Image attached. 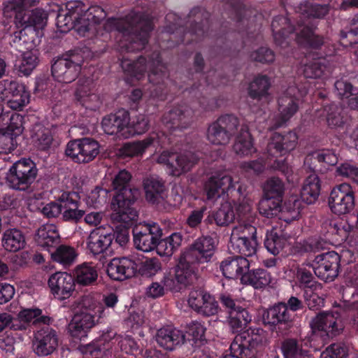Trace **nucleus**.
Returning <instances> with one entry per match:
<instances>
[{"label": "nucleus", "instance_id": "cd10ccee", "mask_svg": "<svg viewBox=\"0 0 358 358\" xmlns=\"http://www.w3.org/2000/svg\"><path fill=\"white\" fill-rule=\"evenodd\" d=\"M170 139L171 138L164 133H162V135L152 133L142 141L125 143L122 148V154L130 157L142 155L146 149L152 145H157L162 148L170 145Z\"/></svg>", "mask_w": 358, "mask_h": 358}, {"label": "nucleus", "instance_id": "9d476101", "mask_svg": "<svg viewBox=\"0 0 358 358\" xmlns=\"http://www.w3.org/2000/svg\"><path fill=\"white\" fill-rule=\"evenodd\" d=\"M264 330L250 329L235 336L230 354L224 358H259L264 355Z\"/></svg>", "mask_w": 358, "mask_h": 358}, {"label": "nucleus", "instance_id": "aec40b11", "mask_svg": "<svg viewBox=\"0 0 358 358\" xmlns=\"http://www.w3.org/2000/svg\"><path fill=\"white\" fill-rule=\"evenodd\" d=\"M294 90V87H289L286 93L278 99L279 113L270 121L269 130L274 131L284 127L299 110V97L295 94L292 95Z\"/></svg>", "mask_w": 358, "mask_h": 358}, {"label": "nucleus", "instance_id": "3c124183", "mask_svg": "<svg viewBox=\"0 0 358 358\" xmlns=\"http://www.w3.org/2000/svg\"><path fill=\"white\" fill-rule=\"evenodd\" d=\"M321 185L319 177L312 174L306 178L301 190L303 201L308 204L313 203L319 197Z\"/></svg>", "mask_w": 358, "mask_h": 358}, {"label": "nucleus", "instance_id": "052dcab7", "mask_svg": "<svg viewBox=\"0 0 358 358\" xmlns=\"http://www.w3.org/2000/svg\"><path fill=\"white\" fill-rule=\"evenodd\" d=\"M34 132L32 138L37 148L44 151L48 150L53 141L51 130L41 125H36Z\"/></svg>", "mask_w": 358, "mask_h": 358}, {"label": "nucleus", "instance_id": "37998d69", "mask_svg": "<svg viewBox=\"0 0 358 358\" xmlns=\"http://www.w3.org/2000/svg\"><path fill=\"white\" fill-rule=\"evenodd\" d=\"M271 86V81L269 76L267 75L258 74L248 85V96L257 101L267 99L270 94L269 90Z\"/></svg>", "mask_w": 358, "mask_h": 358}, {"label": "nucleus", "instance_id": "423d86ee", "mask_svg": "<svg viewBox=\"0 0 358 358\" xmlns=\"http://www.w3.org/2000/svg\"><path fill=\"white\" fill-rule=\"evenodd\" d=\"M217 243L211 236L197 238L182 253L176 268V279L181 284H191L197 278L200 264L212 261Z\"/></svg>", "mask_w": 358, "mask_h": 358}, {"label": "nucleus", "instance_id": "4be33fe9", "mask_svg": "<svg viewBox=\"0 0 358 358\" xmlns=\"http://www.w3.org/2000/svg\"><path fill=\"white\" fill-rule=\"evenodd\" d=\"M132 234L136 248L143 252H150L155 250L157 241L162 236V229L155 222L136 224Z\"/></svg>", "mask_w": 358, "mask_h": 358}, {"label": "nucleus", "instance_id": "1a4fd4ad", "mask_svg": "<svg viewBox=\"0 0 358 358\" xmlns=\"http://www.w3.org/2000/svg\"><path fill=\"white\" fill-rule=\"evenodd\" d=\"M131 179V173L126 170H122L112 182L114 191L110 202L111 209L114 212L112 217L127 225L138 217V213L134 206L136 200L134 192L136 191L129 187Z\"/></svg>", "mask_w": 358, "mask_h": 358}, {"label": "nucleus", "instance_id": "e2e57ef3", "mask_svg": "<svg viewBox=\"0 0 358 358\" xmlns=\"http://www.w3.org/2000/svg\"><path fill=\"white\" fill-rule=\"evenodd\" d=\"M234 251L245 257H251L256 254L257 240L248 239H230Z\"/></svg>", "mask_w": 358, "mask_h": 358}, {"label": "nucleus", "instance_id": "6ab92c4d", "mask_svg": "<svg viewBox=\"0 0 358 358\" xmlns=\"http://www.w3.org/2000/svg\"><path fill=\"white\" fill-rule=\"evenodd\" d=\"M187 301L192 310L206 317L214 316L221 310L215 296L202 287L193 288L189 294Z\"/></svg>", "mask_w": 358, "mask_h": 358}, {"label": "nucleus", "instance_id": "79ce46f5", "mask_svg": "<svg viewBox=\"0 0 358 358\" xmlns=\"http://www.w3.org/2000/svg\"><path fill=\"white\" fill-rule=\"evenodd\" d=\"M143 187L148 202L155 204L165 199L166 189L162 179L155 177L148 178L144 180Z\"/></svg>", "mask_w": 358, "mask_h": 358}, {"label": "nucleus", "instance_id": "9b49d317", "mask_svg": "<svg viewBox=\"0 0 358 358\" xmlns=\"http://www.w3.org/2000/svg\"><path fill=\"white\" fill-rule=\"evenodd\" d=\"M83 62L81 50H69L55 60L51 66L52 76L57 82L71 83L78 77Z\"/></svg>", "mask_w": 358, "mask_h": 358}, {"label": "nucleus", "instance_id": "f8f14e48", "mask_svg": "<svg viewBox=\"0 0 358 358\" xmlns=\"http://www.w3.org/2000/svg\"><path fill=\"white\" fill-rule=\"evenodd\" d=\"M38 173L36 164L30 158H22L10 167L6 179L8 185L16 190L26 191L36 180Z\"/></svg>", "mask_w": 358, "mask_h": 358}, {"label": "nucleus", "instance_id": "2eb2a0df", "mask_svg": "<svg viewBox=\"0 0 358 358\" xmlns=\"http://www.w3.org/2000/svg\"><path fill=\"white\" fill-rule=\"evenodd\" d=\"M199 153L187 152L178 154L169 150H164L158 158V162L166 166L168 173L173 176H179L186 173L199 162Z\"/></svg>", "mask_w": 358, "mask_h": 358}, {"label": "nucleus", "instance_id": "603ef678", "mask_svg": "<svg viewBox=\"0 0 358 358\" xmlns=\"http://www.w3.org/2000/svg\"><path fill=\"white\" fill-rule=\"evenodd\" d=\"M182 241V236L174 232L164 238H159L155 249L159 255L169 257L180 246Z\"/></svg>", "mask_w": 358, "mask_h": 358}, {"label": "nucleus", "instance_id": "39448f33", "mask_svg": "<svg viewBox=\"0 0 358 358\" xmlns=\"http://www.w3.org/2000/svg\"><path fill=\"white\" fill-rule=\"evenodd\" d=\"M344 329L341 313L337 310L320 314L311 326L312 335L299 341L286 338L281 341L280 350L283 358H314L307 348L312 347L316 331L324 332L329 337L340 334Z\"/></svg>", "mask_w": 358, "mask_h": 358}, {"label": "nucleus", "instance_id": "bb28decb", "mask_svg": "<svg viewBox=\"0 0 358 358\" xmlns=\"http://www.w3.org/2000/svg\"><path fill=\"white\" fill-rule=\"evenodd\" d=\"M320 50V56L317 58L306 62L303 66V73L307 78H319L327 76L330 73L329 62L326 57L331 56L334 53L335 48L329 47V43L327 41V45L322 49H314Z\"/></svg>", "mask_w": 358, "mask_h": 358}, {"label": "nucleus", "instance_id": "c756f323", "mask_svg": "<svg viewBox=\"0 0 358 358\" xmlns=\"http://www.w3.org/2000/svg\"><path fill=\"white\" fill-rule=\"evenodd\" d=\"M106 272L110 279L122 281L136 274V262L124 257L113 258L108 264Z\"/></svg>", "mask_w": 358, "mask_h": 358}, {"label": "nucleus", "instance_id": "4468645a", "mask_svg": "<svg viewBox=\"0 0 358 358\" xmlns=\"http://www.w3.org/2000/svg\"><path fill=\"white\" fill-rule=\"evenodd\" d=\"M294 315L285 306V302H280L264 310L262 322L270 329L282 336L288 335L294 326Z\"/></svg>", "mask_w": 358, "mask_h": 358}, {"label": "nucleus", "instance_id": "58836bf2", "mask_svg": "<svg viewBox=\"0 0 358 358\" xmlns=\"http://www.w3.org/2000/svg\"><path fill=\"white\" fill-rule=\"evenodd\" d=\"M185 340V335L179 329L172 327L159 329L156 335L157 343L167 350H173Z\"/></svg>", "mask_w": 358, "mask_h": 358}, {"label": "nucleus", "instance_id": "2f4dec72", "mask_svg": "<svg viewBox=\"0 0 358 358\" xmlns=\"http://www.w3.org/2000/svg\"><path fill=\"white\" fill-rule=\"evenodd\" d=\"M75 285L74 278L66 272H56L48 280L52 294L60 299L69 298L75 289Z\"/></svg>", "mask_w": 358, "mask_h": 358}, {"label": "nucleus", "instance_id": "20e7f679", "mask_svg": "<svg viewBox=\"0 0 358 358\" xmlns=\"http://www.w3.org/2000/svg\"><path fill=\"white\" fill-rule=\"evenodd\" d=\"M38 0H8L3 5V13L6 16L15 15L14 22L17 28L12 36V42L17 48L24 47L29 50L33 48L34 36H29L28 32L35 34L36 29L43 28L46 23L47 15L42 8H29L36 6Z\"/></svg>", "mask_w": 358, "mask_h": 358}, {"label": "nucleus", "instance_id": "ddd939ff", "mask_svg": "<svg viewBox=\"0 0 358 358\" xmlns=\"http://www.w3.org/2000/svg\"><path fill=\"white\" fill-rule=\"evenodd\" d=\"M240 122L237 116L224 114L212 122L207 129V139L212 144L225 145L237 133Z\"/></svg>", "mask_w": 358, "mask_h": 358}, {"label": "nucleus", "instance_id": "13d9d810", "mask_svg": "<svg viewBox=\"0 0 358 358\" xmlns=\"http://www.w3.org/2000/svg\"><path fill=\"white\" fill-rule=\"evenodd\" d=\"M264 246L271 254L277 255L284 248L287 238L282 234H278L276 230L267 231L264 239Z\"/></svg>", "mask_w": 358, "mask_h": 358}, {"label": "nucleus", "instance_id": "0eeeda50", "mask_svg": "<svg viewBox=\"0 0 358 358\" xmlns=\"http://www.w3.org/2000/svg\"><path fill=\"white\" fill-rule=\"evenodd\" d=\"M106 17V13L100 6L88 7L79 0L69 1L66 3V13L58 15L57 24L63 32L74 29L80 36L85 37Z\"/></svg>", "mask_w": 358, "mask_h": 358}, {"label": "nucleus", "instance_id": "0e129e2a", "mask_svg": "<svg viewBox=\"0 0 358 358\" xmlns=\"http://www.w3.org/2000/svg\"><path fill=\"white\" fill-rule=\"evenodd\" d=\"M30 93L22 84V89L15 91L8 99L7 106L14 110H21L29 103Z\"/></svg>", "mask_w": 358, "mask_h": 358}, {"label": "nucleus", "instance_id": "09e8293b", "mask_svg": "<svg viewBox=\"0 0 358 358\" xmlns=\"http://www.w3.org/2000/svg\"><path fill=\"white\" fill-rule=\"evenodd\" d=\"M201 84L200 83H193L190 87H183L180 86L179 90L185 94H187L190 99V103L196 102L204 110H213L214 108L215 100L209 99L206 96H201Z\"/></svg>", "mask_w": 358, "mask_h": 358}, {"label": "nucleus", "instance_id": "8fccbe9b", "mask_svg": "<svg viewBox=\"0 0 358 358\" xmlns=\"http://www.w3.org/2000/svg\"><path fill=\"white\" fill-rule=\"evenodd\" d=\"M234 152L239 155L247 156L256 151L253 138L247 126H242L233 145Z\"/></svg>", "mask_w": 358, "mask_h": 358}, {"label": "nucleus", "instance_id": "412c9836", "mask_svg": "<svg viewBox=\"0 0 358 358\" xmlns=\"http://www.w3.org/2000/svg\"><path fill=\"white\" fill-rule=\"evenodd\" d=\"M340 262V255L335 251H329L315 257L312 264L313 270L320 280L331 282L338 275Z\"/></svg>", "mask_w": 358, "mask_h": 358}, {"label": "nucleus", "instance_id": "dca6fc26", "mask_svg": "<svg viewBox=\"0 0 358 358\" xmlns=\"http://www.w3.org/2000/svg\"><path fill=\"white\" fill-rule=\"evenodd\" d=\"M194 114L193 108L186 103L182 102L173 106L169 111L164 113L162 117V124L170 134H167L164 131L159 134L162 135V133H164L165 135L170 137V145H171L173 143L171 133L177 130L181 131L183 129H187L192 122Z\"/></svg>", "mask_w": 358, "mask_h": 358}, {"label": "nucleus", "instance_id": "f3484780", "mask_svg": "<svg viewBox=\"0 0 358 358\" xmlns=\"http://www.w3.org/2000/svg\"><path fill=\"white\" fill-rule=\"evenodd\" d=\"M99 148L97 141L85 137L70 141L66 145L65 154L75 163L87 164L99 154Z\"/></svg>", "mask_w": 358, "mask_h": 358}, {"label": "nucleus", "instance_id": "c9c22d12", "mask_svg": "<svg viewBox=\"0 0 358 358\" xmlns=\"http://www.w3.org/2000/svg\"><path fill=\"white\" fill-rule=\"evenodd\" d=\"M320 116L325 120L330 128H342L350 118L347 109L335 103L324 106Z\"/></svg>", "mask_w": 358, "mask_h": 358}, {"label": "nucleus", "instance_id": "a878e982", "mask_svg": "<svg viewBox=\"0 0 358 358\" xmlns=\"http://www.w3.org/2000/svg\"><path fill=\"white\" fill-rule=\"evenodd\" d=\"M334 89L339 99H347V105L350 110L358 111V74L337 80Z\"/></svg>", "mask_w": 358, "mask_h": 358}, {"label": "nucleus", "instance_id": "69168bd1", "mask_svg": "<svg viewBox=\"0 0 358 358\" xmlns=\"http://www.w3.org/2000/svg\"><path fill=\"white\" fill-rule=\"evenodd\" d=\"M206 329L203 323L198 321H193L188 325L185 337L187 336L188 341H192L194 344L196 346L203 345L206 341Z\"/></svg>", "mask_w": 358, "mask_h": 358}, {"label": "nucleus", "instance_id": "e433bc0d", "mask_svg": "<svg viewBox=\"0 0 358 358\" xmlns=\"http://www.w3.org/2000/svg\"><path fill=\"white\" fill-rule=\"evenodd\" d=\"M232 187V179L230 176L223 174H217L210 176L204 184V192L206 199L209 201L220 196L222 193L228 192Z\"/></svg>", "mask_w": 358, "mask_h": 358}, {"label": "nucleus", "instance_id": "7ed1b4c3", "mask_svg": "<svg viewBox=\"0 0 358 358\" xmlns=\"http://www.w3.org/2000/svg\"><path fill=\"white\" fill-rule=\"evenodd\" d=\"M104 28L107 31L117 32V48L121 53L127 54L138 52L145 48L154 24L148 15L136 13L127 16L125 19L109 18Z\"/></svg>", "mask_w": 358, "mask_h": 358}, {"label": "nucleus", "instance_id": "864d4df0", "mask_svg": "<svg viewBox=\"0 0 358 358\" xmlns=\"http://www.w3.org/2000/svg\"><path fill=\"white\" fill-rule=\"evenodd\" d=\"M52 259L64 266L71 265L77 257L75 248L67 245H58L51 252Z\"/></svg>", "mask_w": 358, "mask_h": 358}, {"label": "nucleus", "instance_id": "f257e3e1", "mask_svg": "<svg viewBox=\"0 0 358 358\" xmlns=\"http://www.w3.org/2000/svg\"><path fill=\"white\" fill-rule=\"evenodd\" d=\"M329 4L300 3L296 12L304 19L301 18L297 25L292 24L290 20L284 15L275 16L271 22V29L275 43L282 48L289 45V36L296 33L297 43L304 48L322 49L327 45V39L323 36L315 34L317 24L311 20L324 18L329 12Z\"/></svg>", "mask_w": 358, "mask_h": 358}, {"label": "nucleus", "instance_id": "680f3d73", "mask_svg": "<svg viewBox=\"0 0 358 358\" xmlns=\"http://www.w3.org/2000/svg\"><path fill=\"white\" fill-rule=\"evenodd\" d=\"M162 270V263L158 258H146L136 262V274L143 277H152Z\"/></svg>", "mask_w": 358, "mask_h": 358}, {"label": "nucleus", "instance_id": "7c9ffc66", "mask_svg": "<svg viewBox=\"0 0 358 358\" xmlns=\"http://www.w3.org/2000/svg\"><path fill=\"white\" fill-rule=\"evenodd\" d=\"M94 316L90 313H76L68 326V330L75 342L87 338L88 332L94 326Z\"/></svg>", "mask_w": 358, "mask_h": 358}, {"label": "nucleus", "instance_id": "ea45409f", "mask_svg": "<svg viewBox=\"0 0 358 358\" xmlns=\"http://www.w3.org/2000/svg\"><path fill=\"white\" fill-rule=\"evenodd\" d=\"M75 99L80 105L90 110L99 108L101 101L98 94L92 92V83L86 81V84L79 85L75 92Z\"/></svg>", "mask_w": 358, "mask_h": 358}, {"label": "nucleus", "instance_id": "338daca9", "mask_svg": "<svg viewBox=\"0 0 358 358\" xmlns=\"http://www.w3.org/2000/svg\"><path fill=\"white\" fill-rule=\"evenodd\" d=\"M282 201L264 197L259 203L258 210L266 217H273L281 210Z\"/></svg>", "mask_w": 358, "mask_h": 358}, {"label": "nucleus", "instance_id": "5fc2aeb1", "mask_svg": "<svg viewBox=\"0 0 358 358\" xmlns=\"http://www.w3.org/2000/svg\"><path fill=\"white\" fill-rule=\"evenodd\" d=\"M225 14L237 23H244L246 17L245 6L241 0H224Z\"/></svg>", "mask_w": 358, "mask_h": 358}, {"label": "nucleus", "instance_id": "6e6d98bb", "mask_svg": "<svg viewBox=\"0 0 358 358\" xmlns=\"http://www.w3.org/2000/svg\"><path fill=\"white\" fill-rule=\"evenodd\" d=\"M296 282L303 289H321V284L316 281L312 271L306 267H298L295 273Z\"/></svg>", "mask_w": 358, "mask_h": 358}, {"label": "nucleus", "instance_id": "49530a36", "mask_svg": "<svg viewBox=\"0 0 358 358\" xmlns=\"http://www.w3.org/2000/svg\"><path fill=\"white\" fill-rule=\"evenodd\" d=\"M227 318L229 327L234 333H238L237 335L244 332V331H242L243 329L252 320V317L248 311L243 307L236 308V310L227 315ZM250 329H255L260 328L250 327L245 330V331Z\"/></svg>", "mask_w": 358, "mask_h": 358}, {"label": "nucleus", "instance_id": "72a5a7b5", "mask_svg": "<svg viewBox=\"0 0 358 358\" xmlns=\"http://www.w3.org/2000/svg\"><path fill=\"white\" fill-rule=\"evenodd\" d=\"M249 268L248 259L242 255L229 256L220 264V269L227 279H241L248 271Z\"/></svg>", "mask_w": 358, "mask_h": 358}, {"label": "nucleus", "instance_id": "473e14b6", "mask_svg": "<svg viewBox=\"0 0 358 358\" xmlns=\"http://www.w3.org/2000/svg\"><path fill=\"white\" fill-rule=\"evenodd\" d=\"M236 214L229 203H223L217 210L208 213L203 221V226L208 229H215V227H227L235 220Z\"/></svg>", "mask_w": 358, "mask_h": 358}, {"label": "nucleus", "instance_id": "4c0bfd02", "mask_svg": "<svg viewBox=\"0 0 358 358\" xmlns=\"http://www.w3.org/2000/svg\"><path fill=\"white\" fill-rule=\"evenodd\" d=\"M35 241L39 247L50 253L60 243V236L57 227L53 224L41 227L35 235Z\"/></svg>", "mask_w": 358, "mask_h": 358}, {"label": "nucleus", "instance_id": "de8ad7c7", "mask_svg": "<svg viewBox=\"0 0 358 358\" xmlns=\"http://www.w3.org/2000/svg\"><path fill=\"white\" fill-rule=\"evenodd\" d=\"M2 246L9 252H17L26 245L25 236L23 232L17 229H6L1 239Z\"/></svg>", "mask_w": 358, "mask_h": 358}, {"label": "nucleus", "instance_id": "5701e85b", "mask_svg": "<svg viewBox=\"0 0 358 358\" xmlns=\"http://www.w3.org/2000/svg\"><path fill=\"white\" fill-rule=\"evenodd\" d=\"M130 120L129 111L120 109L115 113L104 116L101 121V127L106 134L114 136L116 139H127L130 135L128 130Z\"/></svg>", "mask_w": 358, "mask_h": 358}, {"label": "nucleus", "instance_id": "c85d7f7f", "mask_svg": "<svg viewBox=\"0 0 358 358\" xmlns=\"http://www.w3.org/2000/svg\"><path fill=\"white\" fill-rule=\"evenodd\" d=\"M245 41H234L230 43H224L223 46L217 47L216 50L213 48L212 52H217L218 57L224 62H229L231 68V73L235 76L240 68L241 62L242 61Z\"/></svg>", "mask_w": 358, "mask_h": 358}, {"label": "nucleus", "instance_id": "b1692460", "mask_svg": "<svg viewBox=\"0 0 358 358\" xmlns=\"http://www.w3.org/2000/svg\"><path fill=\"white\" fill-rule=\"evenodd\" d=\"M58 336L57 331L49 326L38 330L34 336L32 348L39 357L51 355L57 348Z\"/></svg>", "mask_w": 358, "mask_h": 358}, {"label": "nucleus", "instance_id": "6e6552de", "mask_svg": "<svg viewBox=\"0 0 358 358\" xmlns=\"http://www.w3.org/2000/svg\"><path fill=\"white\" fill-rule=\"evenodd\" d=\"M187 18V22L189 23V27L187 25L184 27L172 24L164 28L166 34L168 35L166 40L169 43V48L180 43H197L211 35L209 33L211 26L209 12L201 7H194L189 11Z\"/></svg>", "mask_w": 358, "mask_h": 358}, {"label": "nucleus", "instance_id": "a18cd8bd", "mask_svg": "<svg viewBox=\"0 0 358 358\" xmlns=\"http://www.w3.org/2000/svg\"><path fill=\"white\" fill-rule=\"evenodd\" d=\"M241 282L243 285H250L256 289L265 288L271 282V275L264 268L250 270L241 276Z\"/></svg>", "mask_w": 358, "mask_h": 358}, {"label": "nucleus", "instance_id": "bf43d9fd", "mask_svg": "<svg viewBox=\"0 0 358 358\" xmlns=\"http://www.w3.org/2000/svg\"><path fill=\"white\" fill-rule=\"evenodd\" d=\"M285 192L283 181L277 177L268 178L264 186V196L282 201Z\"/></svg>", "mask_w": 358, "mask_h": 358}, {"label": "nucleus", "instance_id": "774afa93", "mask_svg": "<svg viewBox=\"0 0 358 358\" xmlns=\"http://www.w3.org/2000/svg\"><path fill=\"white\" fill-rule=\"evenodd\" d=\"M336 175L348 178L358 187V165L352 162H344L336 168Z\"/></svg>", "mask_w": 358, "mask_h": 358}, {"label": "nucleus", "instance_id": "393cba45", "mask_svg": "<svg viewBox=\"0 0 358 358\" xmlns=\"http://www.w3.org/2000/svg\"><path fill=\"white\" fill-rule=\"evenodd\" d=\"M298 138L296 133L292 131L285 134L275 132L266 146L268 155L272 157L285 155L296 148Z\"/></svg>", "mask_w": 358, "mask_h": 358}, {"label": "nucleus", "instance_id": "c03bdc74", "mask_svg": "<svg viewBox=\"0 0 358 358\" xmlns=\"http://www.w3.org/2000/svg\"><path fill=\"white\" fill-rule=\"evenodd\" d=\"M73 277L75 283L82 286H90L96 284L98 271L92 262H84L76 266Z\"/></svg>", "mask_w": 358, "mask_h": 358}, {"label": "nucleus", "instance_id": "a211bd4d", "mask_svg": "<svg viewBox=\"0 0 358 358\" xmlns=\"http://www.w3.org/2000/svg\"><path fill=\"white\" fill-rule=\"evenodd\" d=\"M355 206V192L350 183L343 182L331 189L329 206L333 213L338 215L348 214Z\"/></svg>", "mask_w": 358, "mask_h": 358}, {"label": "nucleus", "instance_id": "a19ab883", "mask_svg": "<svg viewBox=\"0 0 358 358\" xmlns=\"http://www.w3.org/2000/svg\"><path fill=\"white\" fill-rule=\"evenodd\" d=\"M188 284H181L174 278L164 275L160 282H152L146 289V296L148 298L157 299L163 296L165 294V290L172 292L180 291L182 286Z\"/></svg>", "mask_w": 358, "mask_h": 358}, {"label": "nucleus", "instance_id": "4d7b16f0", "mask_svg": "<svg viewBox=\"0 0 358 358\" xmlns=\"http://www.w3.org/2000/svg\"><path fill=\"white\" fill-rule=\"evenodd\" d=\"M257 239L255 221L241 220L233 228L230 239Z\"/></svg>", "mask_w": 358, "mask_h": 358}, {"label": "nucleus", "instance_id": "f704fd0d", "mask_svg": "<svg viewBox=\"0 0 358 358\" xmlns=\"http://www.w3.org/2000/svg\"><path fill=\"white\" fill-rule=\"evenodd\" d=\"M115 238V232L113 229L106 231L105 229L93 230L88 236L87 248L94 255L104 253L108 250Z\"/></svg>", "mask_w": 358, "mask_h": 358}, {"label": "nucleus", "instance_id": "f03ea898", "mask_svg": "<svg viewBox=\"0 0 358 358\" xmlns=\"http://www.w3.org/2000/svg\"><path fill=\"white\" fill-rule=\"evenodd\" d=\"M119 59L127 83L131 84L140 80L148 72V80L153 87L152 94L154 96L164 99L171 92L168 85L172 81L169 78L168 67L162 61L159 50L141 55L136 59H131L126 55Z\"/></svg>", "mask_w": 358, "mask_h": 358}]
</instances>
